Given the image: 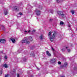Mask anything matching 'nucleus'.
I'll return each mask as SVG.
<instances>
[{"label": "nucleus", "instance_id": "nucleus-17", "mask_svg": "<svg viewBox=\"0 0 77 77\" xmlns=\"http://www.w3.org/2000/svg\"><path fill=\"white\" fill-rule=\"evenodd\" d=\"M4 14H5L6 15H7V14H8V11H5L4 12Z\"/></svg>", "mask_w": 77, "mask_h": 77}, {"label": "nucleus", "instance_id": "nucleus-4", "mask_svg": "<svg viewBox=\"0 0 77 77\" xmlns=\"http://www.w3.org/2000/svg\"><path fill=\"white\" fill-rule=\"evenodd\" d=\"M35 12H36L37 15H39L41 13V11L39 10H38L37 9H36L35 11Z\"/></svg>", "mask_w": 77, "mask_h": 77}, {"label": "nucleus", "instance_id": "nucleus-15", "mask_svg": "<svg viewBox=\"0 0 77 77\" xmlns=\"http://www.w3.org/2000/svg\"><path fill=\"white\" fill-rule=\"evenodd\" d=\"M2 74V69L0 68V75Z\"/></svg>", "mask_w": 77, "mask_h": 77}, {"label": "nucleus", "instance_id": "nucleus-16", "mask_svg": "<svg viewBox=\"0 0 77 77\" xmlns=\"http://www.w3.org/2000/svg\"><path fill=\"white\" fill-rule=\"evenodd\" d=\"M64 66L65 67L68 66V63H65L64 65Z\"/></svg>", "mask_w": 77, "mask_h": 77}, {"label": "nucleus", "instance_id": "nucleus-5", "mask_svg": "<svg viewBox=\"0 0 77 77\" xmlns=\"http://www.w3.org/2000/svg\"><path fill=\"white\" fill-rule=\"evenodd\" d=\"M6 42V40L5 39H0V43H3Z\"/></svg>", "mask_w": 77, "mask_h": 77}, {"label": "nucleus", "instance_id": "nucleus-10", "mask_svg": "<svg viewBox=\"0 0 77 77\" xmlns=\"http://www.w3.org/2000/svg\"><path fill=\"white\" fill-rule=\"evenodd\" d=\"M11 40L12 41L13 43H15V39L14 38H11Z\"/></svg>", "mask_w": 77, "mask_h": 77}, {"label": "nucleus", "instance_id": "nucleus-31", "mask_svg": "<svg viewBox=\"0 0 77 77\" xmlns=\"http://www.w3.org/2000/svg\"><path fill=\"white\" fill-rule=\"evenodd\" d=\"M65 49H62V51H65Z\"/></svg>", "mask_w": 77, "mask_h": 77}, {"label": "nucleus", "instance_id": "nucleus-21", "mask_svg": "<svg viewBox=\"0 0 77 77\" xmlns=\"http://www.w3.org/2000/svg\"><path fill=\"white\" fill-rule=\"evenodd\" d=\"M5 77H9V75L8 74H6L5 75Z\"/></svg>", "mask_w": 77, "mask_h": 77}, {"label": "nucleus", "instance_id": "nucleus-25", "mask_svg": "<svg viewBox=\"0 0 77 77\" xmlns=\"http://www.w3.org/2000/svg\"><path fill=\"white\" fill-rule=\"evenodd\" d=\"M32 33H34V32H36V30H33L32 31Z\"/></svg>", "mask_w": 77, "mask_h": 77}, {"label": "nucleus", "instance_id": "nucleus-43", "mask_svg": "<svg viewBox=\"0 0 77 77\" xmlns=\"http://www.w3.org/2000/svg\"><path fill=\"white\" fill-rule=\"evenodd\" d=\"M62 67H63V66H61V68H62Z\"/></svg>", "mask_w": 77, "mask_h": 77}, {"label": "nucleus", "instance_id": "nucleus-1", "mask_svg": "<svg viewBox=\"0 0 77 77\" xmlns=\"http://www.w3.org/2000/svg\"><path fill=\"white\" fill-rule=\"evenodd\" d=\"M56 35V32H54L53 34H52L50 38V41H51V42L53 41V39H54V38L55 37Z\"/></svg>", "mask_w": 77, "mask_h": 77}, {"label": "nucleus", "instance_id": "nucleus-40", "mask_svg": "<svg viewBox=\"0 0 77 77\" xmlns=\"http://www.w3.org/2000/svg\"><path fill=\"white\" fill-rule=\"evenodd\" d=\"M2 60V58H0V62H1V61Z\"/></svg>", "mask_w": 77, "mask_h": 77}, {"label": "nucleus", "instance_id": "nucleus-11", "mask_svg": "<svg viewBox=\"0 0 77 77\" xmlns=\"http://www.w3.org/2000/svg\"><path fill=\"white\" fill-rule=\"evenodd\" d=\"M3 67H5V68H8V65L6 64H4L3 65Z\"/></svg>", "mask_w": 77, "mask_h": 77}, {"label": "nucleus", "instance_id": "nucleus-44", "mask_svg": "<svg viewBox=\"0 0 77 77\" xmlns=\"http://www.w3.org/2000/svg\"><path fill=\"white\" fill-rule=\"evenodd\" d=\"M37 69L38 70H39V68H38Z\"/></svg>", "mask_w": 77, "mask_h": 77}, {"label": "nucleus", "instance_id": "nucleus-32", "mask_svg": "<svg viewBox=\"0 0 77 77\" xmlns=\"http://www.w3.org/2000/svg\"><path fill=\"white\" fill-rule=\"evenodd\" d=\"M51 49L53 51H54V48L53 47L51 48Z\"/></svg>", "mask_w": 77, "mask_h": 77}, {"label": "nucleus", "instance_id": "nucleus-6", "mask_svg": "<svg viewBox=\"0 0 77 77\" xmlns=\"http://www.w3.org/2000/svg\"><path fill=\"white\" fill-rule=\"evenodd\" d=\"M56 61V59L53 58L51 60V63H54Z\"/></svg>", "mask_w": 77, "mask_h": 77}, {"label": "nucleus", "instance_id": "nucleus-33", "mask_svg": "<svg viewBox=\"0 0 77 77\" xmlns=\"http://www.w3.org/2000/svg\"><path fill=\"white\" fill-rule=\"evenodd\" d=\"M20 77V75L18 73L17 77Z\"/></svg>", "mask_w": 77, "mask_h": 77}, {"label": "nucleus", "instance_id": "nucleus-2", "mask_svg": "<svg viewBox=\"0 0 77 77\" xmlns=\"http://www.w3.org/2000/svg\"><path fill=\"white\" fill-rule=\"evenodd\" d=\"M22 43H26V44H29L30 43V42L28 41L27 39H25V40H23L22 41Z\"/></svg>", "mask_w": 77, "mask_h": 77}, {"label": "nucleus", "instance_id": "nucleus-12", "mask_svg": "<svg viewBox=\"0 0 77 77\" xmlns=\"http://www.w3.org/2000/svg\"><path fill=\"white\" fill-rule=\"evenodd\" d=\"M49 12H51V14H53V10H51L49 11Z\"/></svg>", "mask_w": 77, "mask_h": 77}, {"label": "nucleus", "instance_id": "nucleus-30", "mask_svg": "<svg viewBox=\"0 0 77 77\" xmlns=\"http://www.w3.org/2000/svg\"><path fill=\"white\" fill-rule=\"evenodd\" d=\"M19 14L20 15H23V13H20Z\"/></svg>", "mask_w": 77, "mask_h": 77}, {"label": "nucleus", "instance_id": "nucleus-37", "mask_svg": "<svg viewBox=\"0 0 77 77\" xmlns=\"http://www.w3.org/2000/svg\"><path fill=\"white\" fill-rule=\"evenodd\" d=\"M14 70L13 71L14 72H15V69H14Z\"/></svg>", "mask_w": 77, "mask_h": 77}, {"label": "nucleus", "instance_id": "nucleus-47", "mask_svg": "<svg viewBox=\"0 0 77 77\" xmlns=\"http://www.w3.org/2000/svg\"><path fill=\"white\" fill-rule=\"evenodd\" d=\"M76 31H77V28H76Z\"/></svg>", "mask_w": 77, "mask_h": 77}, {"label": "nucleus", "instance_id": "nucleus-14", "mask_svg": "<svg viewBox=\"0 0 77 77\" xmlns=\"http://www.w3.org/2000/svg\"><path fill=\"white\" fill-rule=\"evenodd\" d=\"M63 0H56V2L57 3H59L60 2H61V1H63Z\"/></svg>", "mask_w": 77, "mask_h": 77}, {"label": "nucleus", "instance_id": "nucleus-23", "mask_svg": "<svg viewBox=\"0 0 77 77\" xmlns=\"http://www.w3.org/2000/svg\"><path fill=\"white\" fill-rule=\"evenodd\" d=\"M3 27L2 28V29L3 30H4V29H5V26H2Z\"/></svg>", "mask_w": 77, "mask_h": 77}, {"label": "nucleus", "instance_id": "nucleus-22", "mask_svg": "<svg viewBox=\"0 0 77 77\" xmlns=\"http://www.w3.org/2000/svg\"><path fill=\"white\" fill-rule=\"evenodd\" d=\"M60 24L61 25H63V22H62V21H61L60 22Z\"/></svg>", "mask_w": 77, "mask_h": 77}, {"label": "nucleus", "instance_id": "nucleus-46", "mask_svg": "<svg viewBox=\"0 0 77 77\" xmlns=\"http://www.w3.org/2000/svg\"><path fill=\"white\" fill-rule=\"evenodd\" d=\"M66 49H67V48H68V47H66Z\"/></svg>", "mask_w": 77, "mask_h": 77}, {"label": "nucleus", "instance_id": "nucleus-39", "mask_svg": "<svg viewBox=\"0 0 77 77\" xmlns=\"http://www.w3.org/2000/svg\"><path fill=\"white\" fill-rule=\"evenodd\" d=\"M24 32H25V33H27V31H25Z\"/></svg>", "mask_w": 77, "mask_h": 77}, {"label": "nucleus", "instance_id": "nucleus-8", "mask_svg": "<svg viewBox=\"0 0 77 77\" xmlns=\"http://www.w3.org/2000/svg\"><path fill=\"white\" fill-rule=\"evenodd\" d=\"M46 53L48 56H51V54L49 53V51H46Z\"/></svg>", "mask_w": 77, "mask_h": 77}, {"label": "nucleus", "instance_id": "nucleus-38", "mask_svg": "<svg viewBox=\"0 0 77 77\" xmlns=\"http://www.w3.org/2000/svg\"><path fill=\"white\" fill-rule=\"evenodd\" d=\"M68 26L69 27H71V25H68Z\"/></svg>", "mask_w": 77, "mask_h": 77}, {"label": "nucleus", "instance_id": "nucleus-27", "mask_svg": "<svg viewBox=\"0 0 77 77\" xmlns=\"http://www.w3.org/2000/svg\"><path fill=\"white\" fill-rule=\"evenodd\" d=\"M74 70H77V68L75 67L74 68Z\"/></svg>", "mask_w": 77, "mask_h": 77}, {"label": "nucleus", "instance_id": "nucleus-13", "mask_svg": "<svg viewBox=\"0 0 77 77\" xmlns=\"http://www.w3.org/2000/svg\"><path fill=\"white\" fill-rule=\"evenodd\" d=\"M71 13L72 15H74V11L73 10H71Z\"/></svg>", "mask_w": 77, "mask_h": 77}, {"label": "nucleus", "instance_id": "nucleus-7", "mask_svg": "<svg viewBox=\"0 0 77 77\" xmlns=\"http://www.w3.org/2000/svg\"><path fill=\"white\" fill-rule=\"evenodd\" d=\"M14 9L16 11H18L19 10V8L18 7H14Z\"/></svg>", "mask_w": 77, "mask_h": 77}, {"label": "nucleus", "instance_id": "nucleus-3", "mask_svg": "<svg viewBox=\"0 0 77 77\" xmlns=\"http://www.w3.org/2000/svg\"><path fill=\"white\" fill-rule=\"evenodd\" d=\"M58 14L61 17H63L64 15H65V14H63V12L62 11H58L57 12Z\"/></svg>", "mask_w": 77, "mask_h": 77}, {"label": "nucleus", "instance_id": "nucleus-35", "mask_svg": "<svg viewBox=\"0 0 77 77\" xmlns=\"http://www.w3.org/2000/svg\"><path fill=\"white\" fill-rule=\"evenodd\" d=\"M24 62H25L26 60V59L25 58L24 60H23Z\"/></svg>", "mask_w": 77, "mask_h": 77}, {"label": "nucleus", "instance_id": "nucleus-19", "mask_svg": "<svg viewBox=\"0 0 77 77\" xmlns=\"http://www.w3.org/2000/svg\"><path fill=\"white\" fill-rule=\"evenodd\" d=\"M30 55L31 56H35V54H34L33 52L31 53L30 54Z\"/></svg>", "mask_w": 77, "mask_h": 77}, {"label": "nucleus", "instance_id": "nucleus-36", "mask_svg": "<svg viewBox=\"0 0 77 77\" xmlns=\"http://www.w3.org/2000/svg\"><path fill=\"white\" fill-rule=\"evenodd\" d=\"M28 33H30V30H29L28 31Z\"/></svg>", "mask_w": 77, "mask_h": 77}, {"label": "nucleus", "instance_id": "nucleus-28", "mask_svg": "<svg viewBox=\"0 0 77 77\" xmlns=\"http://www.w3.org/2000/svg\"><path fill=\"white\" fill-rule=\"evenodd\" d=\"M58 64L59 65H60L61 64V62H58Z\"/></svg>", "mask_w": 77, "mask_h": 77}, {"label": "nucleus", "instance_id": "nucleus-20", "mask_svg": "<svg viewBox=\"0 0 77 77\" xmlns=\"http://www.w3.org/2000/svg\"><path fill=\"white\" fill-rule=\"evenodd\" d=\"M51 32H49L48 34L49 36H51Z\"/></svg>", "mask_w": 77, "mask_h": 77}, {"label": "nucleus", "instance_id": "nucleus-34", "mask_svg": "<svg viewBox=\"0 0 77 77\" xmlns=\"http://www.w3.org/2000/svg\"><path fill=\"white\" fill-rule=\"evenodd\" d=\"M40 9H42V6H41L40 7Z\"/></svg>", "mask_w": 77, "mask_h": 77}, {"label": "nucleus", "instance_id": "nucleus-26", "mask_svg": "<svg viewBox=\"0 0 77 77\" xmlns=\"http://www.w3.org/2000/svg\"><path fill=\"white\" fill-rule=\"evenodd\" d=\"M7 58L8 57H7V56H5V59H7Z\"/></svg>", "mask_w": 77, "mask_h": 77}, {"label": "nucleus", "instance_id": "nucleus-41", "mask_svg": "<svg viewBox=\"0 0 77 77\" xmlns=\"http://www.w3.org/2000/svg\"><path fill=\"white\" fill-rule=\"evenodd\" d=\"M52 20L51 19H50L49 20V21H51Z\"/></svg>", "mask_w": 77, "mask_h": 77}, {"label": "nucleus", "instance_id": "nucleus-18", "mask_svg": "<svg viewBox=\"0 0 77 77\" xmlns=\"http://www.w3.org/2000/svg\"><path fill=\"white\" fill-rule=\"evenodd\" d=\"M29 39L30 41H32L33 40V39H32V37H29Z\"/></svg>", "mask_w": 77, "mask_h": 77}, {"label": "nucleus", "instance_id": "nucleus-29", "mask_svg": "<svg viewBox=\"0 0 77 77\" xmlns=\"http://www.w3.org/2000/svg\"><path fill=\"white\" fill-rule=\"evenodd\" d=\"M71 51L70 49H68L67 50V51L68 52V53H69V52Z\"/></svg>", "mask_w": 77, "mask_h": 77}, {"label": "nucleus", "instance_id": "nucleus-45", "mask_svg": "<svg viewBox=\"0 0 77 77\" xmlns=\"http://www.w3.org/2000/svg\"><path fill=\"white\" fill-rule=\"evenodd\" d=\"M33 75H31V77H33Z\"/></svg>", "mask_w": 77, "mask_h": 77}, {"label": "nucleus", "instance_id": "nucleus-42", "mask_svg": "<svg viewBox=\"0 0 77 77\" xmlns=\"http://www.w3.org/2000/svg\"><path fill=\"white\" fill-rule=\"evenodd\" d=\"M69 30H71V29H69Z\"/></svg>", "mask_w": 77, "mask_h": 77}, {"label": "nucleus", "instance_id": "nucleus-9", "mask_svg": "<svg viewBox=\"0 0 77 77\" xmlns=\"http://www.w3.org/2000/svg\"><path fill=\"white\" fill-rule=\"evenodd\" d=\"M39 38L40 39L42 40V39H43L44 38V35H41L40 36Z\"/></svg>", "mask_w": 77, "mask_h": 77}, {"label": "nucleus", "instance_id": "nucleus-24", "mask_svg": "<svg viewBox=\"0 0 77 77\" xmlns=\"http://www.w3.org/2000/svg\"><path fill=\"white\" fill-rule=\"evenodd\" d=\"M3 1L2 0H0V4L3 3Z\"/></svg>", "mask_w": 77, "mask_h": 77}]
</instances>
